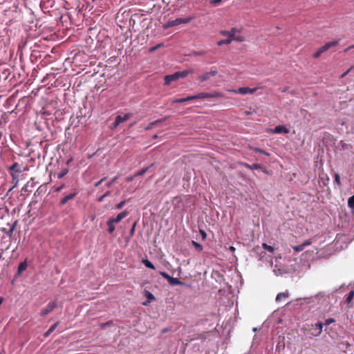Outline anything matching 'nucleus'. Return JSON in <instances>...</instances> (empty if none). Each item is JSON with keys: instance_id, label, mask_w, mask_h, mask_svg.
Segmentation results:
<instances>
[{"instance_id": "1", "label": "nucleus", "mask_w": 354, "mask_h": 354, "mask_svg": "<svg viewBox=\"0 0 354 354\" xmlns=\"http://www.w3.org/2000/svg\"><path fill=\"white\" fill-rule=\"evenodd\" d=\"M274 248L266 243H263L262 246H257L253 252L258 257L259 261L271 262Z\"/></svg>"}, {"instance_id": "2", "label": "nucleus", "mask_w": 354, "mask_h": 354, "mask_svg": "<svg viewBox=\"0 0 354 354\" xmlns=\"http://www.w3.org/2000/svg\"><path fill=\"white\" fill-rule=\"evenodd\" d=\"M192 21L191 17L176 18L174 20H169L162 25V28L166 30L171 27L178 26L182 24H188Z\"/></svg>"}, {"instance_id": "3", "label": "nucleus", "mask_w": 354, "mask_h": 354, "mask_svg": "<svg viewBox=\"0 0 354 354\" xmlns=\"http://www.w3.org/2000/svg\"><path fill=\"white\" fill-rule=\"evenodd\" d=\"M338 42L337 41H333L326 43L317 50V51L313 55V57L315 58L319 57L323 53L326 52L332 47L336 46Z\"/></svg>"}, {"instance_id": "4", "label": "nucleus", "mask_w": 354, "mask_h": 354, "mask_svg": "<svg viewBox=\"0 0 354 354\" xmlns=\"http://www.w3.org/2000/svg\"><path fill=\"white\" fill-rule=\"evenodd\" d=\"M266 131L268 133L281 134L289 133V129L286 126L278 125L274 129H268Z\"/></svg>"}, {"instance_id": "5", "label": "nucleus", "mask_w": 354, "mask_h": 354, "mask_svg": "<svg viewBox=\"0 0 354 354\" xmlns=\"http://www.w3.org/2000/svg\"><path fill=\"white\" fill-rule=\"evenodd\" d=\"M218 71L216 69L212 68L209 72H207L203 75L198 77L200 82H203L208 80L211 77L214 76L217 74Z\"/></svg>"}, {"instance_id": "6", "label": "nucleus", "mask_w": 354, "mask_h": 354, "mask_svg": "<svg viewBox=\"0 0 354 354\" xmlns=\"http://www.w3.org/2000/svg\"><path fill=\"white\" fill-rule=\"evenodd\" d=\"M55 308H57V304L55 301L49 302L46 308L42 309L40 313L41 316L44 317L48 315L49 313L53 311Z\"/></svg>"}, {"instance_id": "7", "label": "nucleus", "mask_w": 354, "mask_h": 354, "mask_svg": "<svg viewBox=\"0 0 354 354\" xmlns=\"http://www.w3.org/2000/svg\"><path fill=\"white\" fill-rule=\"evenodd\" d=\"M257 91L256 88H250L248 87H241L236 90H232V91L234 93H239L242 95H246L248 93H253Z\"/></svg>"}, {"instance_id": "8", "label": "nucleus", "mask_w": 354, "mask_h": 354, "mask_svg": "<svg viewBox=\"0 0 354 354\" xmlns=\"http://www.w3.org/2000/svg\"><path fill=\"white\" fill-rule=\"evenodd\" d=\"M230 32L231 35V38L234 41H244V37L243 36L240 35L239 34H238L239 32V31L236 28H232L231 30L230 31Z\"/></svg>"}, {"instance_id": "9", "label": "nucleus", "mask_w": 354, "mask_h": 354, "mask_svg": "<svg viewBox=\"0 0 354 354\" xmlns=\"http://www.w3.org/2000/svg\"><path fill=\"white\" fill-rule=\"evenodd\" d=\"M178 72H176L171 75H166L165 77V84L169 85L171 82L178 80Z\"/></svg>"}, {"instance_id": "10", "label": "nucleus", "mask_w": 354, "mask_h": 354, "mask_svg": "<svg viewBox=\"0 0 354 354\" xmlns=\"http://www.w3.org/2000/svg\"><path fill=\"white\" fill-rule=\"evenodd\" d=\"M128 214V212L127 211H123L120 213H119L115 218H111L109 220L111 221V222L115 223H118L120 222L124 218H125Z\"/></svg>"}, {"instance_id": "11", "label": "nucleus", "mask_w": 354, "mask_h": 354, "mask_svg": "<svg viewBox=\"0 0 354 354\" xmlns=\"http://www.w3.org/2000/svg\"><path fill=\"white\" fill-rule=\"evenodd\" d=\"M27 268H28V263H27L26 261H24L20 263V264L18 266L16 277L21 276L22 272L24 271H25L27 269Z\"/></svg>"}, {"instance_id": "12", "label": "nucleus", "mask_w": 354, "mask_h": 354, "mask_svg": "<svg viewBox=\"0 0 354 354\" xmlns=\"http://www.w3.org/2000/svg\"><path fill=\"white\" fill-rule=\"evenodd\" d=\"M289 293L288 291L280 292L277 294L276 297V302L279 303L285 300L286 299L288 298Z\"/></svg>"}, {"instance_id": "13", "label": "nucleus", "mask_w": 354, "mask_h": 354, "mask_svg": "<svg viewBox=\"0 0 354 354\" xmlns=\"http://www.w3.org/2000/svg\"><path fill=\"white\" fill-rule=\"evenodd\" d=\"M216 93H201L196 95V99L211 98L216 97Z\"/></svg>"}, {"instance_id": "14", "label": "nucleus", "mask_w": 354, "mask_h": 354, "mask_svg": "<svg viewBox=\"0 0 354 354\" xmlns=\"http://www.w3.org/2000/svg\"><path fill=\"white\" fill-rule=\"evenodd\" d=\"M130 117H131V114H129V113H126L124 115H119L115 118L116 123L120 124L127 121V120H129L130 118Z\"/></svg>"}, {"instance_id": "15", "label": "nucleus", "mask_w": 354, "mask_h": 354, "mask_svg": "<svg viewBox=\"0 0 354 354\" xmlns=\"http://www.w3.org/2000/svg\"><path fill=\"white\" fill-rule=\"evenodd\" d=\"M313 329H315L317 332L315 333H313L315 336H318L321 334L322 331L323 324L321 322L316 323L314 326H313Z\"/></svg>"}, {"instance_id": "16", "label": "nucleus", "mask_w": 354, "mask_h": 354, "mask_svg": "<svg viewBox=\"0 0 354 354\" xmlns=\"http://www.w3.org/2000/svg\"><path fill=\"white\" fill-rule=\"evenodd\" d=\"M75 195H76V193H73V194H70L66 196L61 200V201H60L61 205H65L69 200L73 199L75 196Z\"/></svg>"}, {"instance_id": "17", "label": "nucleus", "mask_w": 354, "mask_h": 354, "mask_svg": "<svg viewBox=\"0 0 354 354\" xmlns=\"http://www.w3.org/2000/svg\"><path fill=\"white\" fill-rule=\"evenodd\" d=\"M169 283L171 286H176V285H183V283L178 280L177 278H174L170 276V278L168 281Z\"/></svg>"}, {"instance_id": "18", "label": "nucleus", "mask_w": 354, "mask_h": 354, "mask_svg": "<svg viewBox=\"0 0 354 354\" xmlns=\"http://www.w3.org/2000/svg\"><path fill=\"white\" fill-rule=\"evenodd\" d=\"M273 272H274V274L278 276V275H281L283 274V273L286 272V270L283 268H278L277 265H276L274 266V268L273 269Z\"/></svg>"}, {"instance_id": "19", "label": "nucleus", "mask_w": 354, "mask_h": 354, "mask_svg": "<svg viewBox=\"0 0 354 354\" xmlns=\"http://www.w3.org/2000/svg\"><path fill=\"white\" fill-rule=\"evenodd\" d=\"M16 225H17V221H15L12 224V225H11V227H10V228L9 230H4L5 233L8 235V236H9V237L12 236V233H13V232H14V230L15 229Z\"/></svg>"}, {"instance_id": "20", "label": "nucleus", "mask_w": 354, "mask_h": 354, "mask_svg": "<svg viewBox=\"0 0 354 354\" xmlns=\"http://www.w3.org/2000/svg\"><path fill=\"white\" fill-rule=\"evenodd\" d=\"M58 324H59V322H56L55 324L52 325L49 328V329L44 333V336L48 337L55 330V328L57 327Z\"/></svg>"}, {"instance_id": "21", "label": "nucleus", "mask_w": 354, "mask_h": 354, "mask_svg": "<svg viewBox=\"0 0 354 354\" xmlns=\"http://www.w3.org/2000/svg\"><path fill=\"white\" fill-rule=\"evenodd\" d=\"M191 243L196 251L201 252L203 250V247L201 243H199L195 241H192Z\"/></svg>"}, {"instance_id": "22", "label": "nucleus", "mask_w": 354, "mask_h": 354, "mask_svg": "<svg viewBox=\"0 0 354 354\" xmlns=\"http://www.w3.org/2000/svg\"><path fill=\"white\" fill-rule=\"evenodd\" d=\"M106 225H108L109 228H108V232L109 234H112L114 230H115V223L111 222V220H109L107 222H106Z\"/></svg>"}, {"instance_id": "23", "label": "nucleus", "mask_w": 354, "mask_h": 354, "mask_svg": "<svg viewBox=\"0 0 354 354\" xmlns=\"http://www.w3.org/2000/svg\"><path fill=\"white\" fill-rule=\"evenodd\" d=\"M232 41H234V40L231 37L230 38H227L226 39L220 40L219 41H218L217 44L218 46H222V45H224V44H229Z\"/></svg>"}, {"instance_id": "24", "label": "nucleus", "mask_w": 354, "mask_h": 354, "mask_svg": "<svg viewBox=\"0 0 354 354\" xmlns=\"http://www.w3.org/2000/svg\"><path fill=\"white\" fill-rule=\"evenodd\" d=\"M142 263L147 268H151L153 270L155 269V266H153V264L151 261H149L148 259L142 260Z\"/></svg>"}, {"instance_id": "25", "label": "nucleus", "mask_w": 354, "mask_h": 354, "mask_svg": "<svg viewBox=\"0 0 354 354\" xmlns=\"http://www.w3.org/2000/svg\"><path fill=\"white\" fill-rule=\"evenodd\" d=\"M286 305L288 308L295 309L296 306H297L299 304H298V301H295L288 302Z\"/></svg>"}, {"instance_id": "26", "label": "nucleus", "mask_w": 354, "mask_h": 354, "mask_svg": "<svg viewBox=\"0 0 354 354\" xmlns=\"http://www.w3.org/2000/svg\"><path fill=\"white\" fill-rule=\"evenodd\" d=\"M245 167L249 168L250 169H259L261 168V166L256 163L252 164V165L245 164Z\"/></svg>"}, {"instance_id": "27", "label": "nucleus", "mask_w": 354, "mask_h": 354, "mask_svg": "<svg viewBox=\"0 0 354 354\" xmlns=\"http://www.w3.org/2000/svg\"><path fill=\"white\" fill-rule=\"evenodd\" d=\"M353 297H354V290H351L347 295L346 302L348 304L350 303L352 301V299H353Z\"/></svg>"}, {"instance_id": "28", "label": "nucleus", "mask_w": 354, "mask_h": 354, "mask_svg": "<svg viewBox=\"0 0 354 354\" xmlns=\"http://www.w3.org/2000/svg\"><path fill=\"white\" fill-rule=\"evenodd\" d=\"M348 205L350 208L354 209V195L348 198Z\"/></svg>"}, {"instance_id": "29", "label": "nucleus", "mask_w": 354, "mask_h": 354, "mask_svg": "<svg viewBox=\"0 0 354 354\" xmlns=\"http://www.w3.org/2000/svg\"><path fill=\"white\" fill-rule=\"evenodd\" d=\"M178 77L180 78H184L187 76L189 74L188 71H178Z\"/></svg>"}, {"instance_id": "30", "label": "nucleus", "mask_w": 354, "mask_h": 354, "mask_svg": "<svg viewBox=\"0 0 354 354\" xmlns=\"http://www.w3.org/2000/svg\"><path fill=\"white\" fill-rule=\"evenodd\" d=\"M253 151H255V152H259L260 153L264 154V155L268 156H270L269 153L266 152V151H264V150H263V149H261L260 148L255 147V148L253 149Z\"/></svg>"}, {"instance_id": "31", "label": "nucleus", "mask_w": 354, "mask_h": 354, "mask_svg": "<svg viewBox=\"0 0 354 354\" xmlns=\"http://www.w3.org/2000/svg\"><path fill=\"white\" fill-rule=\"evenodd\" d=\"M18 167H19L18 164L17 162H15L10 167V170H15L16 172L21 173V171L20 169H17Z\"/></svg>"}, {"instance_id": "32", "label": "nucleus", "mask_w": 354, "mask_h": 354, "mask_svg": "<svg viewBox=\"0 0 354 354\" xmlns=\"http://www.w3.org/2000/svg\"><path fill=\"white\" fill-rule=\"evenodd\" d=\"M146 297L149 300V302L151 301H153L155 300V297L153 296V295L152 293H151L150 292H146Z\"/></svg>"}, {"instance_id": "33", "label": "nucleus", "mask_w": 354, "mask_h": 354, "mask_svg": "<svg viewBox=\"0 0 354 354\" xmlns=\"http://www.w3.org/2000/svg\"><path fill=\"white\" fill-rule=\"evenodd\" d=\"M149 167H146L138 171V173L135 174V176H142L144 175L147 171L148 170Z\"/></svg>"}, {"instance_id": "34", "label": "nucleus", "mask_w": 354, "mask_h": 354, "mask_svg": "<svg viewBox=\"0 0 354 354\" xmlns=\"http://www.w3.org/2000/svg\"><path fill=\"white\" fill-rule=\"evenodd\" d=\"M110 194V191H107L104 194H103L102 196H100L98 198V202H102L106 196H108Z\"/></svg>"}, {"instance_id": "35", "label": "nucleus", "mask_w": 354, "mask_h": 354, "mask_svg": "<svg viewBox=\"0 0 354 354\" xmlns=\"http://www.w3.org/2000/svg\"><path fill=\"white\" fill-rule=\"evenodd\" d=\"M304 246L302 244H299L298 245L295 246L293 248L295 251H302L304 249Z\"/></svg>"}, {"instance_id": "36", "label": "nucleus", "mask_w": 354, "mask_h": 354, "mask_svg": "<svg viewBox=\"0 0 354 354\" xmlns=\"http://www.w3.org/2000/svg\"><path fill=\"white\" fill-rule=\"evenodd\" d=\"M117 179H118V176H115L110 182L106 183V187H111L114 184V183L116 181Z\"/></svg>"}, {"instance_id": "37", "label": "nucleus", "mask_w": 354, "mask_h": 354, "mask_svg": "<svg viewBox=\"0 0 354 354\" xmlns=\"http://www.w3.org/2000/svg\"><path fill=\"white\" fill-rule=\"evenodd\" d=\"M187 102L186 97L176 99L173 101L174 103H183Z\"/></svg>"}, {"instance_id": "38", "label": "nucleus", "mask_w": 354, "mask_h": 354, "mask_svg": "<svg viewBox=\"0 0 354 354\" xmlns=\"http://www.w3.org/2000/svg\"><path fill=\"white\" fill-rule=\"evenodd\" d=\"M125 203H126V201H121L120 203H119L115 206V208H116L117 209H122V208L124 207V205H125Z\"/></svg>"}, {"instance_id": "39", "label": "nucleus", "mask_w": 354, "mask_h": 354, "mask_svg": "<svg viewBox=\"0 0 354 354\" xmlns=\"http://www.w3.org/2000/svg\"><path fill=\"white\" fill-rule=\"evenodd\" d=\"M199 233L202 240H205L207 238V234L203 230H200Z\"/></svg>"}, {"instance_id": "40", "label": "nucleus", "mask_w": 354, "mask_h": 354, "mask_svg": "<svg viewBox=\"0 0 354 354\" xmlns=\"http://www.w3.org/2000/svg\"><path fill=\"white\" fill-rule=\"evenodd\" d=\"M335 181L338 185H340V176L337 173L335 174Z\"/></svg>"}, {"instance_id": "41", "label": "nucleus", "mask_w": 354, "mask_h": 354, "mask_svg": "<svg viewBox=\"0 0 354 354\" xmlns=\"http://www.w3.org/2000/svg\"><path fill=\"white\" fill-rule=\"evenodd\" d=\"M333 322H335V319L333 318H328L325 320L324 324L328 326Z\"/></svg>"}, {"instance_id": "42", "label": "nucleus", "mask_w": 354, "mask_h": 354, "mask_svg": "<svg viewBox=\"0 0 354 354\" xmlns=\"http://www.w3.org/2000/svg\"><path fill=\"white\" fill-rule=\"evenodd\" d=\"M221 35H222L223 36H226L227 38H230L231 37V35H230V31L222 30V31H221Z\"/></svg>"}, {"instance_id": "43", "label": "nucleus", "mask_w": 354, "mask_h": 354, "mask_svg": "<svg viewBox=\"0 0 354 354\" xmlns=\"http://www.w3.org/2000/svg\"><path fill=\"white\" fill-rule=\"evenodd\" d=\"M68 173V170L67 169H64V170H62L59 174H58V178H63L66 174Z\"/></svg>"}, {"instance_id": "44", "label": "nucleus", "mask_w": 354, "mask_h": 354, "mask_svg": "<svg viewBox=\"0 0 354 354\" xmlns=\"http://www.w3.org/2000/svg\"><path fill=\"white\" fill-rule=\"evenodd\" d=\"M160 275L164 277L165 279H166L167 281H169V278H170V275H169L167 273L165 272H160Z\"/></svg>"}, {"instance_id": "45", "label": "nucleus", "mask_w": 354, "mask_h": 354, "mask_svg": "<svg viewBox=\"0 0 354 354\" xmlns=\"http://www.w3.org/2000/svg\"><path fill=\"white\" fill-rule=\"evenodd\" d=\"M163 44H157L156 46L152 47L151 49H150V52H153L154 50H157L158 48H159L160 47H161Z\"/></svg>"}, {"instance_id": "46", "label": "nucleus", "mask_w": 354, "mask_h": 354, "mask_svg": "<svg viewBox=\"0 0 354 354\" xmlns=\"http://www.w3.org/2000/svg\"><path fill=\"white\" fill-rule=\"evenodd\" d=\"M13 180H16V183H15L14 187H16L17 185V176L15 175V174L12 173L11 174Z\"/></svg>"}, {"instance_id": "47", "label": "nucleus", "mask_w": 354, "mask_h": 354, "mask_svg": "<svg viewBox=\"0 0 354 354\" xmlns=\"http://www.w3.org/2000/svg\"><path fill=\"white\" fill-rule=\"evenodd\" d=\"M158 122V121H155V122H153L150 123V124H149V125L145 128V129H146V130H149V129H151V128H152V127H153L156 123H157Z\"/></svg>"}, {"instance_id": "48", "label": "nucleus", "mask_w": 354, "mask_h": 354, "mask_svg": "<svg viewBox=\"0 0 354 354\" xmlns=\"http://www.w3.org/2000/svg\"><path fill=\"white\" fill-rule=\"evenodd\" d=\"M186 100H187V102L192 100H196V95L186 97Z\"/></svg>"}, {"instance_id": "49", "label": "nucleus", "mask_w": 354, "mask_h": 354, "mask_svg": "<svg viewBox=\"0 0 354 354\" xmlns=\"http://www.w3.org/2000/svg\"><path fill=\"white\" fill-rule=\"evenodd\" d=\"M136 176H135V174L133 176H128L127 178H126V181L127 182H131L132 180H133L134 178L136 177Z\"/></svg>"}, {"instance_id": "50", "label": "nucleus", "mask_w": 354, "mask_h": 354, "mask_svg": "<svg viewBox=\"0 0 354 354\" xmlns=\"http://www.w3.org/2000/svg\"><path fill=\"white\" fill-rule=\"evenodd\" d=\"M353 69V67H351L348 68L345 73H344L342 75H341V77H344L351 70Z\"/></svg>"}, {"instance_id": "51", "label": "nucleus", "mask_w": 354, "mask_h": 354, "mask_svg": "<svg viewBox=\"0 0 354 354\" xmlns=\"http://www.w3.org/2000/svg\"><path fill=\"white\" fill-rule=\"evenodd\" d=\"M118 125L119 124L116 123V120H115V122L111 124V128L112 129H115Z\"/></svg>"}, {"instance_id": "52", "label": "nucleus", "mask_w": 354, "mask_h": 354, "mask_svg": "<svg viewBox=\"0 0 354 354\" xmlns=\"http://www.w3.org/2000/svg\"><path fill=\"white\" fill-rule=\"evenodd\" d=\"M105 180V178H102L100 180H99L98 182H97L95 184V187H98L104 180Z\"/></svg>"}, {"instance_id": "53", "label": "nucleus", "mask_w": 354, "mask_h": 354, "mask_svg": "<svg viewBox=\"0 0 354 354\" xmlns=\"http://www.w3.org/2000/svg\"><path fill=\"white\" fill-rule=\"evenodd\" d=\"M311 242L309 241H304V243H302L301 244L304 245V247L307 246V245H310Z\"/></svg>"}, {"instance_id": "54", "label": "nucleus", "mask_w": 354, "mask_h": 354, "mask_svg": "<svg viewBox=\"0 0 354 354\" xmlns=\"http://www.w3.org/2000/svg\"><path fill=\"white\" fill-rule=\"evenodd\" d=\"M135 227H136V223L133 224V227H132V228L131 230V232H130L131 234H133L134 233Z\"/></svg>"}, {"instance_id": "55", "label": "nucleus", "mask_w": 354, "mask_h": 354, "mask_svg": "<svg viewBox=\"0 0 354 354\" xmlns=\"http://www.w3.org/2000/svg\"><path fill=\"white\" fill-rule=\"evenodd\" d=\"M221 1V0H211V3H214V4H216V3H220Z\"/></svg>"}, {"instance_id": "56", "label": "nucleus", "mask_w": 354, "mask_h": 354, "mask_svg": "<svg viewBox=\"0 0 354 354\" xmlns=\"http://www.w3.org/2000/svg\"><path fill=\"white\" fill-rule=\"evenodd\" d=\"M354 48V44H353V46H349L348 48H347L345 50V51H347V50H350V49H351V48Z\"/></svg>"}, {"instance_id": "57", "label": "nucleus", "mask_w": 354, "mask_h": 354, "mask_svg": "<svg viewBox=\"0 0 354 354\" xmlns=\"http://www.w3.org/2000/svg\"><path fill=\"white\" fill-rule=\"evenodd\" d=\"M230 251L234 252L235 250V248L233 246H230Z\"/></svg>"}, {"instance_id": "58", "label": "nucleus", "mask_w": 354, "mask_h": 354, "mask_svg": "<svg viewBox=\"0 0 354 354\" xmlns=\"http://www.w3.org/2000/svg\"><path fill=\"white\" fill-rule=\"evenodd\" d=\"M319 297H315L314 299H313V301H317V300H319Z\"/></svg>"}, {"instance_id": "59", "label": "nucleus", "mask_w": 354, "mask_h": 354, "mask_svg": "<svg viewBox=\"0 0 354 354\" xmlns=\"http://www.w3.org/2000/svg\"><path fill=\"white\" fill-rule=\"evenodd\" d=\"M62 188V187L57 188V191H59Z\"/></svg>"}, {"instance_id": "60", "label": "nucleus", "mask_w": 354, "mask_h": 354, "mask_svg": "<svg viewBox=\"0 0 354 354\" xmlns=\"http://www.w3.org/2000/svg\"><path fill=\"white\" fill-rule=\"evenodd\" d=\"M143 305H145V306H146V305H147V302H144V303H143Z\"/></svg>"}, {"instance_id": "61", "label": "nucleus", "mask_w": 354, "mask_h": 354, "mask_svg": "<svg viewBox=\"0 0 354 354\" xmlns=\"http://www.w3.org/2000/svg\"><path fill=\"white\" fill-rule=\"evenodd\" d=\"M0 354H1V353H0Z\"/></svg>"}]
</instances>
